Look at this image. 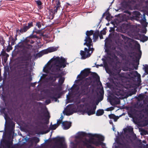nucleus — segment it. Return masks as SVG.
I'll return each mask as SVG.
<instances>
[{"label":"nucleus","mask_w":148,"mask_h":148,"mask_svg":"<svg viewBox=\"0 0 148 148\" xmlns=\"http://www.w3.org/2000/svg\"><path fill=\"white\" fill-rule=\"evenodd\" d=\"M67 64L66 59L63 57L54 56L43 68L44 71L47 73V75H43L44 79H47L46 82L50 80H55V78H53V75L56 74V72L60 71L61 68L66 67Z\"/></svg>","instance_id":"1"},{"label":"nucleus","mask_w":148,"mask_h":148,"mask_svg":"<svg viewBox=\"0 0 148 148\" xmlns=\"http://www.w3.org/2000/svg\"><path fill=\"white\" fill-rule=\"evenodd\" d=\"M86 36L84 40L85 42L84 45H86L88 47L84 48V51L81 50L80 54L81 56V59H84L89 57L92 53L94 49L92 47V38L94 42H95L98 38V33L96 32L93 33L92 30L87 31L86 32Z\"/></svg>","instance_id":"2"},{"label":"nucleus","mask_w":148,"mask_h":148,"mask_svg":"<svg viewBox=\"0 0 148 148\" xmlns=\"http://www.w3.org/2000/svg\"><path fill=\"white\" fill-rule=\"evenodd\" d=\"M88 88L85 86H82L79 90V86L77 84H74L69 90V92L66 95V100L67 103L71 102L74 99L82 95L86 94L88 92Z\"/></svg>","instance_id":"3"},{"label":"nucleus","mask_w":148,"mask_h":148,"mask_svg":"<svg viewBox=\"0 0 148 148\" xmlns=\"http://www.w3.org/2000/svg\"><path fill=\"white\" fill-rule=\"evenodd\" d=\"M96 108V106L94 105L85 103L78 106L77 111L81 114H86L88 115H90L95 114Z\"/></svg>","instance_id":"4"},{"label":"nucleus","mask_w":148,"mask_h":148,"mask_svg":"<svg viewBox=\"0 0 148 148\" xmlns=\"http://www.w3.org/2000/svg\"><path fill=\"white\" fill-rule=\"evenodd\" d=\"M18 49L23 51L25 52L27 51V49H29L32 47V46L26 42L23 41L19 42L17 45Z\"/></svg>","instance_id":"5"},{"label":"nucleus","mask_w":148,"mask_h":148,"mask_svg":"<svg viewBox=\"0 0 148 148\" xmlns=\"http://www.w3.org/2000/svg\"><path fill=\"white\" fill-rule=\"evenodd\" d=\"M89 73V71L87 69H85L82 71L80 74L77 76V78H79V79L75 81V83L79 84V83H80L81 80L84 78L88 76Z\"/></svg>","instance_id":"6"},{"label":"nucleus","mask_w":148,"mask_h":148,"mask_svg":"<svg viewBox=\"0 0 148 148\" xmlns=\"http://www.w3.org/2000/svg\"><path fill=\"white\" fill-rule=\"evenodd\" d=\"M116 143L120 148H132L130 143L127 140H122L121 142L117 140Z\"/></svg>","instance_id":"7"},{"label":"nucleus","mask_w":148,"mask_h":148,"mask_svg":"<svg viewBox=\"0 0 148 148\" xmlns=\"http://www.w3.org/2000/svg\"><path fill=\"white\" fill-rule=\"evenodd\" d=\"M115 94L117 96H119V98L122 97V96H123L125 95V93H126V91H124L123 88L118 86L117 85H116V86L114 88Z\"/></svg>","instance_id":"8"},{"label":"nucleus","mask_w":148,"mask_h":148,"mask_svg":"<svg viewBox=\"0 0 148 148\" xmlns=\"http://www.w3.org/2000/svg\"><path fill=\"white\" fill-rule=\"evenodd\" d=\"M99 140H97L94 138H91L87 141V142L89 144L94 145L97 146H99V145L105 146V144Z\"/></svg>","instance_id":"9"},{"label":"nucleus","mask_w":148,"mask_h":148,"mask_svg":"<svg viewBox=\"0 0 148 148\" xmlns=\"http://www.w3.org/2000/svg\"><path fill=\"white\" fill-rule=\"evenodd\" d=\"M129 78H134L135 77L137 76L138 77V80H140V75L136 71H133L128 73Z\"/></svg>","instance_id":"10"},{"label":"nucleus","mask_w":148,"mask_h":148,"mask_svg":"<svg viewBox=\"0 0 148 148\" xmlns=\"http://www.w3.org/2000/svg\"><path fill=\"white\" fill-rule=\"evenodd\" d=\"M139 127L146 126L148 127V121H133Z\"/></svg>","instance_id":"11"},{"label":"nucleus","mask_w":148,"mask_h":148,"mask_svg":"<svg viewBox=\"0 0 148 148\" xmlns=\"http://www.w3.org/2000/svg\"><path fill=\"white\" fill-rule=\"evenodd\" d=\"M5 128H7L12 130L14 127V124L13 121H5Z\"/></svg>","instance_id":"12"},{"label":"nucleus","mask_w":148,"mask_h":148,"mask_svg":"<svg viewBox=\"0 0 148 148\" xmlns=\"http://www.w3.org/2000/svg\"><path fill=\"white\" fill-rule=\"evenodd\" d=\"M41 116V118L45 119V120H48L50 117L49 113L47 109L42 112Z\"/></svg>","instance_id":"13"},{"label":"nucleus","mask_w":148,"mask_h":148,"mask_svg":"<svg viewBox=\"0 0 148 148\" xmlns=\"http://www.w3.org/2000/svg\"><path fill=\"white\" fill-rule=\"evenodd\" d=\"M134 14L136 15V16L138 18V20L140 21V23H142V22H145L146 18L145 17V15L143 14V16L141 15L140 13L137 11H135L134 12Z\"/></svg>","instance_id":"14"},{"label":"nucleus","mask_w":148,"mask_h":148,"mask_svg":"<svg viewBox=\"0 0 148 148\" xmlns=\"http://www.w3.org/2000/svg\"><path fill=\"white\" fill-rule=\"evenodd\" d=\"M87 136L90 138H92L93 137H96L99 140H101L102 141H103L104 140V138L103 136L98 134H92L90 133L87 134Z\"/></svg>","instance_id":"15"},{"label":"nucleus","mask_w":148,"mask_h":148,"mask_svg":"<svg viewBox=\"0 0 148 148\" xmlns=\"http://www.w3.org/2000/svg\"><path fill=\"white\" fill-rule=\"evenodd\" d=\"M58 48L55 47H51L48 48L47 49L44 50L42 51L41 53L43 54H45L56 51L57 49Z\"/></svg>","instance_id":"16"},{"label":"nucleus","mask_w":148,"mask_h":148,"mask_svg":"<svg viewBox=\"0 0 148 148\" xmlns=\"http://www.w3.org/2000/svg\"><path fill=\"white\" fill-rule=\"evenodd\" d=\"M108 58H109V60L110 61L118 62V58L113 53L109 54L108 55Z\"/></svg>","instance_id":"17"},{"label":"nucleus","mask_w":148,"mask_h":148,"mask_svg":"<svg viewBox=\"0 0 148 148\" xmlns=\"http://www.w3.org/2000/svg\"><path fill=\"white\" fill-rule=\"evenodd\" d=\"M71 123L68 121H64L62 122L63 129L65 130L69 129L71 126Z\"/></svg>","instance_id":"18"},{"label":"nucleus","mask_w":148,"mask_h":148,"mask_svg":"<svg viewBox=\"0 0 148 148\" xmlns=\"http://www.w3.org/2000/svg\"><path fill=\"white\" fill-rule=\"evenodd\" d=\"M63 112H64V114L67 115H70L73 113L72 108L70 106L66 107Z\"/></svg>","instance_id":"19"},{"label":"nucleus","mask_w":148,"mask_h":148,"mask_svg":"<svg viewBox=\"0 0 148 148\" xmlns=\"http://www.w3.org/2000/svg\"><path fill=\"white\" fill-rule=\"evenodd\" d=\"M32 26V23H28L27 25L24 26L23 27L21 28L20 29V31L22 33L25 32Z\"/></svg>","instance_id":"20"},{"label":"nucleus","mask_w":148,"mask_h":148,"mask_svg":"<svg viewBox=\"0 0 148 148\" xmlns=\"http://www.w3.org/2000/svg\"><path fill=\"white\" fill-rule=\"evenodd\" d=\"M50 93L51 95V97L53 98L55 97L56 95L58 93V91L57 89L52 88Z\"/></svg>","instance_id":"21"},{"label":"nucleus","mask_w":148,"mask_h":148,"mask_svg":"<svg viewBox=\"0 0 148 148\" xmlns=\"http://www.w3.org/2000/svg\"><path fill=\"white\" fill-rule=\"evenodd\" d=\"M140 2L141 5H142V4H145L146 5L144 9L146 12L148 13V0L145 1V0H140Z\"/></svg>","instance_id":"22"},{"label":"nucleus","mask_w":148,"mask_h":148,"mask_svg":"<svg viewBox=\"0 0 148 148\" xmlns=\"http://www.w3.org/2000/svg\"><path fill=\"white\" fill-rule=\"evenodd\" d=\"M56 5L55 6V8H56L54 10H51V12L53 14H55L57 12L58 8L60 7V3L59 1H56Z\"/></svg>","instance_id":"23"},{"label":"nucleus","mask_w":148,"mask_h":148,"mask_svg":"<svg viewBox=\"0 0 148 148\" xmlns=\"http://www.w3.org/2000/svg\"><path fill=\"white\" fill-rule=\"evenodd\" d=\"M5 145L7 148H10V146L12 145V142L8 140H5L4 141Z\"/></svg>","instance_id":"24"},{"label":"nucleus","mask_w":148,"mask_h":148,"mask_svg":"<svg viewBox=\"0 0 148 148\" xmlns=\"http://www.w3.org/2000/svg\"><path fill=\"white\" fill-rule=\"evenodd\" d=\"M110 102L112 105H114L119 104L120 103V101L119 99L116 98L115 99L111 100Z\"/></svg>","instance_id":"25"},{"label":"nucleus","mask_w":148,"mask_h":148,"mask_svg":"<svg viewBox=\"0 0 148 148\" xmlns=\"http://www.w3.org/2000/svg\"><path fill=\"white\" fill-rule=\"evenodd\" d=\"M10 43H11L12 45L14 44V40L12 36H10L9 37V40L8 41V44L10 45Z\"/></svg>","instance_id":"26"},{"label":"nucleus","mask_w":148,"mask_h":148,"mask_svg":"<svg viewBox=\"0 0 148 148\" xmlns=\"http://www.w3.org/2000/svg\"><path fill=\"white\" fill-rule=\"evenodd\" d=\"M87 133L84 132H80L78 133L77 137L79 138L81 136L85 137L87 136Z\"/></svg>","instance_id":"27"},{"label":"nucleus","mask_w":148,"mask_h":148,"mask_svg":"<svg viewBox=\"0 0 148 148\" xmlns=\"http://www.w3.org/2000/svg\"><path fill=\"white\" fill-rule=\"evenodd\" d=\"M109 117L110 119H113L114 120H117L119 118L118 116H116L114 114H112L109 115Z\"/></svg>","instance_id":"28"},{"label":"nucleus","mask_w":148,"mask_h":148,"mask_svg":"<svg viewBox=\"0 0 148 148\" xmlns=\"http://www.w3.org/2000/svg\"><path fill=\"white\" fill-rule=\"evenodd\" d=\"M141 55V51L138 49L136 52V57L137 58H140Z\"/></svg>","instance_id":"29"},{"label":"nucleus","mask_w":148,"mask_h":148,"mask_svg":"<svg viewBox=\"0 0 148 148\" xmlns=\"http://www.w3.org/2000/svg\"><path fill=\"white\" fill-rule=\"evenodd\" d=\"M104 112V111L103 110H99L97 111L96 114V115L99 116L102 115Z\"/></svg>","instance_id":"30"},{"label":"nucleus","mask_w":148,"mask_h":148,"mask_svg":"<svg viewBox=\"0 0 148 148\" xmlns=\"http://www.w3.org/2000/svg\"><path fill=\"white\" fill-rule=\"evenodd\" d=\"M83 143L84 145L86 146L87 148H95L87 142H84Z\"/></svg>","instance_id":"31"},{"label":"nucleus","mask_w":148,"mask_h":148,"mask_svg":"<svg viewBox=\"0 0 148 148\" xmlns=\"http://www.w3.org/2000/svg\"><path fill=\"white\" fill-rule=\"evenodd\" d=\"M133 128L132 127H130L127 129L125 128L123 130L124 132L125 133H126L127 132L131 133L133 131Z\"/></svg>","instance_id":"32"},{"label":"nucleus","mask_w":148,"mask_h":148,"mask_svg":"<svg viewBox=\"0 0 148 148\" xmlns=\"http://www.w3.org/2000/svg\"><path fill=\"white\" fill-rule=\"evenodd\" d=\"M32 140L36 143H38L40 141L39 138L36 137H33L32 139Z\"/></svg>","instance_id":"33"},{"label":"nucleus","mask_w":148,"mask_h":148,"mask_svg":"<svg viewBox=\"0 0 148 148\" xmlns=\"http://www.w3.org/2000/svg\"><path fill=\"white\" fill-rule=\"evenodd\" d=\"M58 127V125L56 124H54L52 125L50 127V128L51 130H55Z\"/></svg>","instance_id":"34"},{"label":"nucleus","mask_w":148,"mask_h":148,"mask_svg":"<svg viewBox=\"0 0 148 148\" xmlns=\"http://www.w3.org/2000/svg\"><path fill=\"white\" fill-rule=\"evenodd\" d=\"M146 117L145 116V115L144 114H141L139 116V118L140 119H143L142 120H147L144 119Z\"/></svg>","instance_id":"35"},{"label":"nucleus","mask_w":148,"mask_h":148,"mask_svg":"<svg viewBox=\"0 0 148 148\" xmlns=\"http://www.w3.org/2000/svg\"><path fill=\"white\" fill-rule=\"evenodd\" d=\"M64 77H61L59 79V82L61 84H62L64 82Z\"/></svg>","instance_id":"36"},{"label":"nucleus","mask_w":148,"mask_h":148,"mask_svg":"<svg viewBox=\"0 0 148 148\" xmlns=\"http://www.w3.org/2000/svg\"><path fill=\"white\" fill-rule=\"evenodd\" d=\"M146 74H148V65H146L144 68Z\"/></svg>","instance_id":"37"},{"label":"nucleus","mask_w":148,"mask_h":148,"mask_svg":"<svg viewBox=\"0 0 148 148\" xmlns=\"http://www.w3.org/2000/svg\"><path fill=\"white\" fill-rule=\"evenodd\" d=\"M148 37L145 36L143 35L142 37V39L143 42H145L148 40Z\"/></svg>","instance_id":"38"},{"label":"nucleus","mask_w":148,"mask_h":148,"mask_svg":"<svg viewBox=\"0 0 148 148\" xmlns=\"http://www.w3.org/2000/svg\"><path fill=\"white\" fill-rule=\"evenodd\" d=\"M131 137L130 136L126 134L125 136V138L127 139L128 140L130 141H132V140L130 138Z\"/></svg>","instance_id":"39"},{"label":"nucleus","mask_w":148,"mask_h":148,"mask_svg":"<svg viewBox=\"0 0 148 148\" xmlns=\"http://www.w3.org/2000/svg\"><path fill=\"white\" fill-rule=\"evenodd\" d=\"M36 2L37 4L40 7L42 4L41 2L39 0L36 1Z\"/></svg>","instance_id":"40"},{"label":"nucleus","mask_w":148,"mask_h":148,"mask_svg":"<svg viewBox=\"0 0 148 148\" xmlns=\"http://www.w3.org/2000/svg\"><path fill=\"white\" fill-rule=\"evenodd\" d=\"M100 96L101 97H102L103 94V93H104V91H103V88H101L100 89Z\"/></svg>","instance_id":"41"},{"label":"nucleus","mask_w":148,"mask_h":148,"mask_svg":"<svg viewBox=\"0 0 148 148\" xmlns=\"http://www.w3.org/2000/svg\"><path fill=\"white\" fill-rule=\"evenodd\" d=\"M12 49V47H11L10 45H10L8 44V46L7 47V51H9L10 50Z\"/></svg>","instance_id":"42"},{"label":"nucleus","mask_w":148,"mask_h":148,"mask_svg":"<svg viewBox=\"0 0 148 148\" xmlns=\"http://www.w3.org/2000/svg\"><path fill=\"white\" fill-rule=\"evenodd\" d=\"M36 25L39 28L41 27V25L40 23L39 22L37 23Z\"/></svg>","instance_id":"43"},{"label":"nucleus","mask_w":148,"mask_h":148,"mask_svg":"<svg viewBox=\"0 0 148 148\" xmlns=\"http://www.w3.org/2000/svg\"><path fill=\"white\" fill-rule=\"evenodd\" d=\"M57 121L56 125H58V126L62 123V121Z\"/></svg>","instance_id":"44"},{"label":"nucleus","mask_w":148,"mask_h":148,"mask_svg":"<svg viewBox=\"0 0 148 148\" xmlns=\"http://www.w3.org/2000/svg\"><path fill=\"white\" fill-rule=\"evenodd\" d=\"M101 34H103V35H105L106 34V32L105 31L103 30L102 31H101Z\"/></svg>","instance_id":"45"},{"label":"nucleus","mask_w":148,"mask_h":148,"mask_svg":"<svg viewBox=\"0 0 148 148\" xmlns=\"http://www.w3.org/2000/svg\"><path fill=\"white\" fill-rule=\"evenodd\" d=\"M50 101L49 100H47L46 101V103H47V104H48L50 103Z\"/></svg>","instance_id":"46"},{"label":"nucleus","mask_w":148,"mask_h":148,"mask_svg":"<svg viewBox=\"0 0 148 148\" xmlns=\"http://www.w3.org/2000/svg\"><path fill=\"white\" fill-rule=\"evenodd\" d=\"M63 118V117L62 115H61V116L60 117V119H59L58 120H62Z\"/></svg>","instance_id":"47"},{"label":"nucleus","mask_w":148,"mask_h":148,"mask_svg":"<svg viewBox=\"0 0 148 148\" xmlns=\"http://www.w3.org/2000/svg\"><path fill=\"white\" fill-rule=\"evenodd\" d=\"M4 114H5V116H4L5 119V120H7L6 119V118L7 117V114L5 113Z\"/></svg>","instance_id":"48"},{"label":"nucleus","mask_w":148,"mask_h":148,"mask_svg":"<svg viewBox=\"0 0 148 148\" xmlns=\"http://www.w3.org/2000/svg\"><path fill=\"white\" fill-rule=\"evenodd\" d=\"M145 100V101L148 102V96L146 97Z\"/></svg>","instance_id":"49"},{"label":"nucleus","mask_w":148,"mask_h":148,"mask_svg":"<svg viewBox=\"0 0 148 148\" xmlns=\"http://www.w3.org/2000/svg\"><path fill=\"white\" fill-rule=\"evenodd\" d=\"M120 37L121 36L123 38H125V37L124 36H123V35L120 34Z\"/></svg>","instance_id":"50"},{"label":"nucleus","mask_w":148,"mask_h":148,"mask_svg":"<svg viewBox=\"0 0 148 148\" xmlns=\"http://www.w3.org/2000/svg\"><path fill=\"white\" fill-rule=\"evenodd\" d=\"M136 91H135V90H134V91H133L132 92V95H133V94H135L136 93Z\"/></svg>","instance_id":"51"},{"label":"nucleus","mask_w":148,"mask_h":148,"mask_svg":"<svg viewBox=\"0 0 148 148\" xmlns=\"http://www.w3.org/2000/svg\"><path fill=\"white\" fill-rule=\"evenodd\" d=\"M4 54L6 56V57H8L9 56L8 55L7 53H4Z\"/></svg>","instance_id":"52"},{"label":"nucleus","mask_w":148,"mask_h":148,"mask_svg":"<svg viewBox=\"0 0 148 148\" xmlns=\"http://www.w3.org/2000/svg\"><path fill=\"white\" fill-rule=\"evenodd\" d=\"M110 123L111 124H112V125H113V123H112V121H110Z\"/></svg>","instance_id":"53"},{"label":"nucleus","mask_w":148,"mask_h":148,"mask_svg":"<svg viewBox=\"0 0 148 148\" xmlns=\"http://www.w3.org/2000/svg\"><path fill=\"white\" fill-rule=\"evenodd\" d=\"M143 132H144V134L145 135H146V132H147L145 130H144L143 131Z\"/></svg>","instance_id":"54"},{"label":"nucleus","mask_w":148,"mask_h":148,"mask_svg":"<svg viewBox=\"0 0 148 148\" xmlns=\"http://www.w3.org/2000/svg\"><path fill=\"white\" fill-rule=\"evenodd\" d=\"M49 130H48L46 131V132H45V133H47L48 132H49Z\"/></svg>","instance_id":"55"},{"label":"nucleus","mask_w":148,"mask_h":148,"mask_svg":"<svg viewBox=\"0 0 148 148\" xmlns=\"http://www.w3.org/2000/svg\"><path fill=\"white\" fill-rule=\"evenodd\" d=\"M32 36H33L31 35V36H30V37H31V38H33V37H32ZM33 36V37H34H34H36V35H34V36Z\"/></svg>","instance_id":"56"},{"label":"nucleus","mask_w":148,"mask_h":148,"mask_svg":"<svg viewBox=\"0 0 148 148\" xmlns=\"http://www.w3.org/2000/svg\"><path fill=\"white\" fill-rule=\"evenodd\" d=\"M99 37L101 39L103 38V37L102 36H100Z\"/></svg>","instance_id":"57"},{"label":"nucleus","mask_w":148,"mask_h":148,"mask_svg":"<svg viewBox=\"0 0 148 148\" xmlns=\"http://www.w3.org/2000/svg\"><path fill=\"white\" fill-rule=\"evenodd\" d=\"M112 126H113V127H112L113 130L114 131V130L115 129V127H114L113 125Z\"/></svg>","instance_id":"58"},{"label":"nucleus","mask_w":148,"mask_h":148,"mask_svg":"<svg viewBox=\"0 0 148 148\" xmlns=\"http://www.w3.org/2000/svg\"><path fill=\"white\" fill-rule=\"evenodd\" d=\"M134 42H135V43L137 44L138 45H139L138 43V42H137L136 41H135Z\"/></svg>","instance_id":"59"},{"label":"nucleus","mask_w":148,"mask_h":148,"mask_svg":"<svg viewBox=\"0 0 148 148\" xmlns=\"http://www.w3.org/2000/svg\"><path fill=\"white\" fill-rule=\"evenodd\" d=\"M143 32L144 33H146V29H145Z\"/></svg>","instance_id":"60"},{"label":"nucleus","mask_w":148,"mask_h":148,"mask_svg":"<svg viewBox=\"0 0 148 148\" xmlns=\"http://www.w3.org/2000/svg\"><path fill=\"white\" fill-rule=\"evenodd\" d=\"M34 42L33 41H32L31 43H34Z\"/></svg>","instance_id":"61"},{"label":"nucleus","mask_w":148,"mask_h":148,"mask_svg":"<svg viewBox=\"0 0 148 148\" xmlns=\"http://www.w3.org/2000/svg\"><path fill=\"white\" fill-rule=\"evenodd\" d=\"M54 1H54V0H53V1H52V2H54Z\"/></svg>","instance_id":"62"},{"label":"nucleus","mask_w":148,"mask_h":148,"mask_svg":"<svg viewBox=\"0 0 148 148\" xmlns=\"http://www.w3.org/2000/svg\"><path fill=\"white\" fill-rule=\"evenodd\" d=\"M42 77H41L40 79H42Z\"/></svg>","instance_id":"63"},{"label":"nucleus","mask_w":148,"mask_h":148,"mask_svg":"<svg viewBox=\"0 0 148 148\" xmlns=\"http://www.w3.org/2000/svg\"><path fill=\"white\" fill-rule=\"evenodd\" d=\"M6 60H7L6 59L5 60V61H6Z\"/></svg>","instance_id":"64"}]
</instances>
